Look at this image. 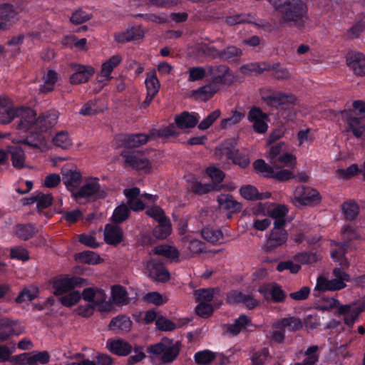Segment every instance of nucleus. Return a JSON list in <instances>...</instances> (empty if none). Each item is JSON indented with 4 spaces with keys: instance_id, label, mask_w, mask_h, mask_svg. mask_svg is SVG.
I'll list each match as a JSON object with an SVG mask.
<instances>
[{
    "instance_id": "1",
    "label": "nucleus",
    "mask_w": 365,
    "mask_h": 365,
    "mask_svg": "<svg viewBox=\"0 0 365 365\" xmlns=\"http://www.w3.org/2000/svg\"><path fill=\"white\" fill-rule=\"evenodd\" d=\"M36 113L24 120L19 121V130L28 132L29 135L21 140V143L32 148H40L44 141L43 132L52 128L57 123L58 113L56 110H50L42 113L38 118Z\"/></svg>"
},
{
    "instance_id": "2",
    "label": "nucleus",
    "mask_w": 365,
    "mask_h": 365,
    "mask_svg": "<svg viewBox=\"0 0 365 365\" xmlns=\"http://www.w3.org/2000/svg\"><path fill=\"white\" fill-rule=\"evenodd\" d=\"M282 25L301 29L308 19V6L303 0H267Z\"/></svg>"
},
{
    "instance_id": "3",
    "label": "nucleus",
    "mask_w": 365,
    "mask_h": 365,
    "mask_svg": "<svg viewBox=\"0 0 365 365\" xmlns=\"http://www.w3.org/2000/svg\"><path fill=\"white\" fill-rule=\"evenodd\" d=\"M128 304V298H83L80 314L88 316L93 309L110 312Z\"/></svg>"
},
{
    "instance_id": "4",
    "label": "nucleus",
    "mask_w": 365,
    "mask_h": 365,
    "mask_svg": "<svg viewBox=\"0 0 365 365\" xmlns=\"http://www.w3.org/2000/svg\"><path fill=\"white\" fill-rule=\"evenodd\" d=\"M108 195L107 192L101 187L98 178H91L88 181L80 186L78 190L73 192L72 198L78 203L81 200H97L105 199Z\"/></svg>"
},
{
    "instance_id": "5",
    "label": "nucleus",
    "mask_w": 365,
    "mask_h": 365,
    "mask_svg": "<svg viewBox=\"0 0 365 365\" xmlns=\"http://www.w3.org/2000/svg\"><path fill=\"white\" fill-rule=\"evenodd\" d=\"M34 110L28 107L15 108L12 101L7 97L0 96V123L9 124L15 118L24 120L31 117Z\"/></svg>"
},
{
    "instance_id": "6",
    "label": "nucleus",
    "mask_w": 365,
    "mask_h": 365,
    "mask_svg": "<svg viewBox=\"0 0 365 365\" xmlns=\"http://www.w3.org/2000/svg\"><path fill=\"white\" fill-rule=\"evenodd\" d=\"M120 156L124 160L125 167H130L135 170L150 173L152 170L150 161L143 152L135 149H123Z\"/></svg>"
},
{
    "instance_id": "7",
    "label": "nucleus",
    "mask_w": 365,
    "mask_h": 365,
    "mask_svg": "<svg viewBox=\"0 0 365 365\" xmlns=\"http://www.w3.org/2000/svg\"><path fill=\"white\" fill-rule=\"evenodd\" d=\"M180 344L178 341L169 339H163L160 342L149 346L147 349L149 354L161 356L164 362L173 361L179 353Z\"/></svg>"
},
{
    "instance_id": "8",
    "label": "nucleus",
    "mask_w": 365,
    "mask_h": 365,
    "mask_svg": "<svg viewBox=\"0 0 365 365\" xmlns=\"http://www.w3.org/2000/svg\"><path fill=\"white\" fill-rule=\"evenodd\" d=\"M326 304L322 307V309H336L339 314L344 315L345 323L351 326L359 313L362 311L355 304L348 305H340L335 298H324Z\"/></svg>"
},
{
    "instance_id": "9",
    "label": "nucleus",
    "mask_w": 365,
    "mask_h": 365,
    "mask_svg": "<svg viewBox=\"0 0 365 365\" xmlns=\"http://www.w3.org/2000/svg\"><path fill=\"white\" fill-rule=\"evenodd\" d=\"M86 285H88L87 279L76 276L55 278L53 281V288L56 295L66 294L76 287H82Z\"/></svg>"
},
{
    "instance_id": "10",
    "label": "nucleus",
    "mask_w": 365,
    "mask_h": 365,
    "mask_svg": "<svg viewBox=\"0 0 365 365\" xmlns=\"http://www.w3.org/2000/svg\"><path fill=\"white\" fill-rule=\"evenodd\" d=\"M341 115L346 123L347 131L351 132L356 138H362L365 132V117L354 115L351 109L341 110Z\"/></svg>"
},
{
    "instance_id": "11",
    "label": "nucleus",
    "mask_w": 365,
    "mask_h": 365,
    "mask_svg": "<svg viewBox=\"0 0 365 365\" xmlns=\"http://www.w3.org/2000/svg\"><path fill=\"white\" fill-rule=\"evenodd\" d=\"M262 101L269 107L278 108L281 105L293 103L295 98L281 91L263 88L260 90Z\"/></svg>"
},
{
    "instance_id": "12",
    "label": "nucleus",
    "mask_w": 365,
    "mask_h": 365,
    "mask_svg": "<svg viewBox=\"0 0 365 365\" xmlns=\"http://www.w3.org/2000/svg\"><path fill=\"white\" fill-rule=\"evenodd\" d=\"M69 68L72 73L69 77L71 85L86 83L95 73V68L91 66L71 63Z\"/></svg>"
},
{
    "instance_id": "13",
    "label": "nucleus",
    "mask_w": 365,
    "mask_h": 365,
    "mask_svg": "<svg viewBox=\"0 0 365 365\" xmlns=\"http://www.w3.org/2000/svg\"><path fill=\"white\" fill-rule=\"evenodd\" d=\"M294 200L299 205L314 206L319 204L322 197L317 190L302 185L297 187Z\"/></svg>"
},
{
    "instance_id": "14",
    "label": "nucleus",
    "mask_w": 365,
    "mask_h": 365,
    "mask_svg": "<svg viewBox=\"0 0 365 365\" xmlns=\"http://www.w3.org/2000/svg\"><path fill=\"white\" fill-rule=\"evenodd\" d=\"M172 231V225L170 220L165 222H160L152 230L151 233L145 234L143 236V243L145 245H152L156 242V240H163L166 239Z\"/></svg>"
},
{
    "instance_id": "15",
    "label": "nucleus",
    "mask_w": 365,
    "mask_h": 365,
    "mask_svg": "<svg viewBox=\"0 0 365 365\" xmlns=\"http://www.w3.org/2000/svg\"><path fill=\"white\" fill-rule=\"evenodd\" d=\"M150 138V133L121 134L116 136L118 145L123 149H135L148 143Z\"/></svg>"
},
{
    "instance_id": "16",
    "label": "nucleus",
    "mask_w": 365,
    "mask_h": 365,
    "mask_svg": "<svg viewBox=\"0 0 365 365\" xmlns=\"http://www.w3.org/2000/svg\"><path fill=\"white\" fill-rule=\"evenodd\" d=\"M268 115L264 113L261 108L253 106L250 108L247 115V120L252 123V128L255 133L263 134L268 129Z\"/></svg>"
},
{
    "instance_id": "17",
    "label": "nucleus",
    "mask_w": 365,
    "mask_h": 365,
    "mask_svg": "<svg viewBox=\"0 0 365 365\" xmlns=\"http://www.w3.org/2000/svg\"><path fill=\"white\" fill-rule=\"evenodd\" d=\"M287 231L271 230L262 249L265 252H273L278 247L283 246L287 242Z\"/></svg>"
},
{
    "instance_id": "18",
    "label": "nucleus",
    "mask_w": 365,
    "mask_h": 365,
    "mask_svg": "<svg viewBox=\"0 0 365 365\" xmlns=\"http://www.w3.org/2000/svg\"><path fill=\"white\" fill-rule=\"evenodd\" d=\"M50 360L49 354L46 351H31L18 356V361L22 365H40L47 364Z\"/></svg>"
},
{
    "instance_id": "19",
    "label": "nucleus",
    "mask_w": 365,
    "mask_h": 365,
    "mask_svg": "<svg viewBox=\"0 0 365 365\" xmlns=\"http://www.w3.org/2000/svg\"><path fill=\"white\" fill-rule=\"evenodd\" d=\"M347 66L354 74L360 76H365V56L360 52L350 51L346 54Z\"/></svg>"
},
{
    "instance_id": "20",
    "label": "nucleus",
    "mask_w": 365,
    "mask_h": 365,
    "mask_svg": "<svg viewBox=\"0 0 365 365\" xmlns=\"http://www.w3.org/2000/svg\"><path fill=\"white\" fill-rule=\"evenodd\" d=\"M149 276L155 281L165 282L170 279V273L160 260L152 259L147 264Z\"/></svg>"
},
{
    "instance_id": "21",
    "label": "nucleus",
    "mask_w": 365,
    "mask_h": 365,
    "mask_svg": "<svg viewBox=\"0 0 365 365\" xmlns=\"http://www.w3.org/2000/svg\"><path fill=\"white\" fill-rule=\"evenodd\" d=\"M63 182L65 184L67 190L71 192H75L81 186L82 182V175L76 170L68 168H63L62 170Z\"/></svg>"
},
{
    "instance_id": "22",
    "label": "nucleus",
    "mask_w": 365,
    "mask_h": 365,
    "mask_svg": "<svg viewBox=\"0 0 365 365\" xmlns=\"http://www.w3.org/2000/svg\"><path fill=\"white\" fill-rule=\"evenodd\" d=\"M123 239V229L118 225L108 224L105 227L104 240L110 245L116 246Z\"/></svg>"
},
{
    "instance_id": "23",
    "label": "nucleus",
    "mask_w": 365,
    "mask_h": 365,
    "mask_svg": "<svg viewBox=\"0 0 365 365\" xmlns=\"http://www.w3.org/2000/svg\"><path fill=\"white\" fill-rule=\"evenodd\" d=\"M106 347L111 353L121 356L128 355L132 350V346L128 342L120 339H108Z\"/></svg>"
},
{
    "instance_id": "24",
    "label": "nucleus",
    "mask_w": 365,
    "mask_h": 365,
    "mask_svg": "<svg viewBox=\"0 0 365 365\" xmlns=\"http://www.w3.org/2000/svg\"><path fill=\"white\" fill-rule=\"evenodd\" d=\"M217 299V298H202L195 308L197 315L203 318L210 317L213 311L219 308L222 304Z\"/></svg>"
},
{
    "instance_id": "25",
    "label": "nucleus",
    "mask_w": 365,
    "mask_h": 365,
    "mask_svg": "<svg viewBox=\"0 0 365 365\" xmlns=\"http://www.w3.org/2000/svg\"><path fill=\"white\" fill-rule=\"evenodd\" d=\"M199 121V115L196 113H189L183 111L180 114L176 115L175 122L177 127L180 129L195 128Z\"/></svg>"
},
{
    "instance_id": "26",
    "label": "nucleus",
    "mask_w": 365,
    "mask_h": 365,
    "mask_svg": "<svg viewBox=\"0 0 365 365\" xmlns=\"http://www.w3.org/2000/svg\"><path fill=\"white\" fill-rule=\"evenodd\" d=\"M240 194L244 199L250 201L266 200L271 197L270 192H259L256 187L251 185L242 186L240 189Z\"/></svg>"
},
{
    "instance_id": "27",
    "label": "nucleus",
    "mask_w": 365,
    "mask_h": 365,
    "mask_svg": "<svg viewBox=\"0 0 365 365\" xmlns=\"http://www.w3.org/2000/svg\"><path fill=\"white\" fill-rule=\"evenodd\" d=\"M133 322L130 319L125 315H119L112 319L109 327L116 333H127L132 327Z\"/></svg>"
},
{
    "instance_id": "28",
    "label": "nucleus",
    "mask_w": 365,
    "mask_h": 365,
    "mask_svg": "<svg viewBox=\"0 0 365 365\" xmlns=\"http://www.w3.org/2000/svg\"><path fill=\"white\" fill-rule=\"evenodd\" d=\"M217 202L220 208L228 210L232 213L240 212L242 205L236 201L232 195L229 194H221L217 197Z\"/></svg>"
},
{
    "instance_id": "29",
    "label": "nucleus",
    "mask_w": 365,
    "mask_h": 365,
    "mask_svg": "<svg viewBox=\"0 0 365 365\" xmlns=\"http://www.w3.org/2000/svg\"><path fill=\"white\" fill-rule=\"evenodd\" d=\"M237 140L235 138L225 140L216 149L217 153L226 157L228 160L238 150Z\"/></svg>"
},
{
    "instance_id": "30",
    "label": "nucleus",
    "mask_w": 365,
    "mask_h": 365,
    "mask_svg": "<svg viewBox=\"0 0 365 365\" xmlns=\"http://www.w3.org/2000/svg\"><path fill=\"white\" fill-rule=\"evenodd\" d=\"M38 232V229L35 225L31 223L18 224L15 228V235L16 237L24 241H27L32 238Z\"/></svg>"
},
{
    "instance_id": "31",
    "label": "nucleus",
    "mask_w": 365,
    "mask_h": 365,
    "mask_svg": "<svg viewBox=\"0 0 365 365\" xmlns=\"http://www.w3.org/2000/svg\"><path fill=\"white\" fill-rule=\"evenodd\" d=\"M270 68L269 63L262 61L244 64L240 67V71L245 75L252 73L257 75L261 74L264 71H269Z\"/></svg>"
},
{
    "instance_id": "32",
    "label": "nucleus",
    "mask_w": 365,
    "mask_h": 365,
    "mask_svg": "<svg viewBox=\"0 0 365 365\" xmlns=\"http://www.w3.org/2000/svg\"><path fill=\"white\" fill-rule=\"evenodd\" d=\"M359 206L354 200H349L341 205V211L346 220L354 221L359 214Z\"/></svg>"
},
{
    "instance_id": "33",
    "label": "nucleus",
    "mask_w": 365,
    "mask_h": 365,
    "mask_svg": "<svg viewBox=\"0 0 365 365\" xmlns=\"http://www.w3.org/2000/svg\"><path fill=\"white\" fill-rule=\"evenodd\" d=\"M122 61V58L120 55H114L108 60L102 64L101 70V76L105 78V80L110 81L112 77L110 76L113 69L118 66Z\"/></svg>"
},
{
    "instance_id": "34",
    "label": "nucleus",
    "mask_w": 365,
    "mask_h": 365,
    "mask_svg": "<svg viewBox=\"0 0 365 365\" xmlns=\"http://www.w3.org/2000/svg\"><path fill=\"white\" fill-rule=\"evenodd\" d=\"M75 259L77 262L88 264H99L103 262V259L97 253L86 250L78 252L76 255Z\"/></svg>"
},
{
    "instance_id": "35",
    "label": "nucleus",
    "mask_w": 365,
    "mask_h": 365,
    "mask_svg": "<svg viewBox=\"0 0 365 365\" xmlns=\"http://www.w3.org/2000/svg\"><path fill=\"white\" fill-rule=\"evenodd\" d=\"M9 153L11 155L12 165L16 169H21L25 167L24 150L19 146L9 148Z\"/></svg>"
},
{
    "instance_id": "36",
    "label": "nucleus",
    "mask_w": 365,
    "mask_h": 365,
    "mask_svg": "<svg viewBox=\"0 0 365 365\" xmlns=\"http://www.w3.org/2000/svg\"><path fill=\"white\" fill-rule=\"evenodd\" d=\"M44 83L40 86L41 93H47L54 90V86L58 81V74L54 70H48L43 76Z\"/></svg>"
},
{
    "instance_id": "37",
    "label": "nucleus",
    "mask_w": 365,
    "mask_h": 365,
    "mask_svg": "<svg viewBox=\"0 0 365 365\" xmlns=\"http://www.w3.org/2000/svg\"><path fill=\"white\" fill-rule=\"evenodd\" d=\"M153 252L156 255L163 256L171 260L178 259L179 257V251L178 249L168 245L156 246L153 250Z\"/></svg>"
},
{
    "instance_id": "38",
    "label": "nucleus",
    "mask_w": 365,
    "mask_h": 365,
    "mask_svg": "<svg viewBox=\"0 0 365 365\" xmlns=\"http://www.w3.org/2000/svg\"><path fill=\"white\" fill-rule=\"evenodd\" d=\"M250 323V322L246 316L241 315L232 324L226 326V331L232 335H237L244 330Z\"/></svg>"
},
{
    "instance_id": "39",
    "label": "nucleus",
    "mask_w": 365,
    "mask_h": 365,
    "mask_svg": "<svg viewBox=\"0 0 365 365\" xmlns=\"http://www.w3.org/2000/svg\"><path fill=\"white\" fill-rule=\"evenodd\" d=\"M142 37L143 34L140 33V31L138 29L132 27L127 29L125 31L117 34L115 36V39L118 43H125L133 40L140 39Z\"/></svg>"
},
{
    "instance_id": "40",
    "label": "nucleus",
    "mask_w": 365,
    "mask_h": 365,
    "mask_svg": "<svg viewBox=\"0 0 365 365\" xmlns=\"http://www.w3.org/2000/svg\"><path fill=\"white\" fill-rule=\"evenodd\" d=\"M302 327V322L299 319L294 317L283 319L276 323L277 329H283L285 332L298 330L301 329Z\"/></svg>"
},
{
    "instance_id": "41",
    "label": "nucleus",
    "mask_w": 365,
    "mask_h": 365,
    "mask_svg": "<svg viewBox=\"0 0 365 365\" xmlns=\"http://www.w3.org/2000/svg\"><path fill=\"white\" fill-rule=\"evenodd\" d=\"M242 55L240 48L235 46H227L222 51H220V60L227 62H235Z\"/></svg>"
},
{
    "instance_id": "42",
    "label": "nucleus",
    "mask_w": 365,
    "mask_h": 365,
    "mask_svg": "<svg viewBox=\"0 0 365 365\" xmlns=\"http://www.w3.org/2000/svg\"><path fill=\"white\" fill-rule=\"evenodd\" d=\"M214 190H215L214 185L210 183H202L197 180L191 182L188 187V191L197 195L207 194Z\"/></svg>"
},
{
    "instance_id": "43",
    "label": "nucleus",
    "mask_w": 365,
    "mask_h": 365,
    "mask_svg": "<svg viewBox=\"0 0 365 365\" xmlns=\"http://www.w3.org/2000/svg\"><path fill=\"white\" fill-rule=\"evenodd\" d=\"M202 237L207 242L216 244L222 240L223 234L219 229H215L212 227H205L202 230Z\"/></svg>"
},
{
    "instance_id": "44",
    "label": "nucleus",
    "mask_w": 365,
    "mask_h": 365,
    "mask_svg": "<svg viewBox=\"0 0 365 365\" xmlns=\"http://www.w3.org/2000/svg\"><path fill=\"white\" fill-rule=\"evenodd\" d=\"M283 298H264V300L261 302L257 299V298H238L237 302L245 306L248 309H253L256 307L261 306L265 303L268 304L271 301L274 302H282Z\"/></svg>"
},
{
    "instance_id": "45",
    "label": "nucleus",
    "mask_w": 365,
    "mask_h": 365,
    "mask_svg": "<svg viewBox=\"0 0 365 365\" xmlns=\"http://www.w3.org/2000/svg\"><path fill=\"white\" fill-rule=\"evenodd\" d=\"M16 16V12L14 6L9 4L0 5V22L4 23V29L7 26L6 23L14 19Z\"/></svg>"
},
{
    "instance_id": "46",
    "label": "nucleus",
    "mask_w": 365,
    "mask_h": 365,
    "mask_svg": "<svg viewBox=\"0 0 365 365\" xmlns=\"http://www.w3.org/2000/svg\"><path fill=\"white\" fill-rule=\"evenodd\" d=\"M252 365H265L267 364L271 356L267 348H263L261 350L255 351L250 356Z\"/></svg>"
},
{
    "instance_id": "47",
    "label": "nucleus",
    "mask_w": 365,
    "mask_h": 365,
    "mask_svg": "<svg viewBox=\"0 0 365 365\" xmlns=\"http://www.w3.org/2000/svg\"><path fill=\"white\" fill-rule=\"evenodd\" d=\"M130 211L128 207L125 205H120L115 208L112 220L117 224H120L125 221L130 217Z\"/></svg>"
},
{
    "instance_id": "48",
    "label": "nucleus",
    "mask_w": 365,
    "mask_h": 365,
    "mask_svg": "<svg viewBox=\"0 0 365 365\" xmlns=\"http://www.w3.org/2000/svg\"><path fill=\"white\" fill-rule=\"evenodd\" d=\"M145 214L148 217L154 219L156 222H165L170 220L166 215L164 210L158 205L148 206L145 210Z\"/></svg>"
},
{
    "instance_id": "49",
    "label": "nucleus",
    "mask_w": 365,
    "mask_h": 365,
    "mask_svg": "<svg viewBox=\"0 0 365 365\" xmlns=\"http://www.w3.org/2000/svg\"><path fill=\"white\" fill-rule=\"evenodd\" d=\"M362 171L359 169L357 164H351L346 169L339 168L336 170V173L338 178L348 180L354 178L358 174L361 173Z\"/></svg>"
},
{
    "instance_id": "50",
    "label": "nucleus",
    "mask_w": 365,
    "mask_h": 365,
    "mask_svg": "<svg viewBox=\"0 0 365 365\" xmlns=\"http://www.w3.org/2000/svg\"><path fill=\"white\" fill-rule=\"evenodd\" d=\"M179 133L176 131L175 127L173 124H170L167 127L160 128L159 130L153 129L150 130V138L158 136L159 138H169L172 136H178Z\"/></svg>"
},
{
    "instance_id": "51",
    "label": "nucleus",
    "mask_w": 365,
    "mask_h": 365,
    "mask_svg": "<svg viewBox=\"0 0 365 365\" xmlns=\"http://www.w3.org/2000/svg\"><path fill=\"white\" fill-rule=\"evenodd\" d=\"M145 84L147 93H151L152 95H157L160 89V81L155 72L148 74Z\"/></svg>"
},
{
    "instance_id": "52",
    "label": "nucleus",
    "mask_w": 365,
    "mask_h": 365,
    "mask_svg": "<svg viewBox=\"0 0 365 365\" xmlns=\"http://www.w3.org/2000/svg\"><path fill=\"white\" fill-rule=\"evenodd\" d=\"M53 143L63 149H68L72 144L68 133L66 131H60L53 138Z\"/></svg>"
},
{
    "instance_id": "53",
    "label": "nucleus",
    "mask_w": 365,
    "mask_h": 365,
    "mask_svg": "<svg viewBox=\"0 0 365 365\" xmlns=\"http://www.w3.org/2000/svg\"><path fill=\"white\" fill-rule=\"evenodd\" d=\"M217 92L210 83L192 91L193 95L202 97L204 101L210 99Z\"/></svg>"
},
{
    "instance_id": "54",
    "label": "nucleus",
    "mask_w": 365,
    "mask_h": 365,
    "mask_svg": "<svg viewBox=\"0 0 365 365\" xmlns=\"http://www.w3.org/2000/svg\"><path fill=\"white\" fill-rule=\"evenodd\" d=\"M294 259L302 264H312L317 262L320 259V257L316 252H302L297 253Z\"/></svg>"
},
{
    "instance_id": "55",
    "label": "nucleus",
    "mask_w": 365,
    "mask_h": 365,
    "mask_svg": "<svg viewBox=\"0 0 365 365\" xmlns=\"http://www.w3.org/2000/svg\"><path fill=\"white\" fill-rule=\"evenodd\" d=\"M207 70L208 75L220 76L225 78H231L232 79L233 78L230 68L225 65L209 66L207 67Z\"/></svg>"
},
{
    "instance_id": "56",
    "label": "nucleus",
    "mask_w": 365,
    "mask_h": 365,
    "mask_svg": "<svg viewBox=\"0 0 365 365\" xmlns=\"http://www.w3.org/2000/svg\"><path fill=\"white\" fill-rule=\"evenodd\" d=\"M245 117V113L235 110L232 115L221 120L220 126L222 129H227L234 125L239 123Z\"/></svg>"
},
{
    "instance_id": "57",
    "label": "nucleus",
    "mask_w": 365,
    "mask_h": 365,
    "mask_svg": "<svg viewBox=\"0 0 365 365\" xmlns=\"http://www.w3.org/2000/svg\"><path fill=\"white\" fill-rule=\"evenodd\" d=\"M253 168L257 173H261L264 178H269L273 173V168L262 159H257L253 163Z\"/></svg>"
},
{
    "instance_id": "58",
    "label": "nucleus",
    "mask_w": 365,
    "mask_h": 365,
    "mask_svg": "<svg viewBox=\"0 0 365 365\" xmlns=\"http://www.w3.org/2000/svg\"><path fill=\"white\" fill-rule=\"evenodd\" d=\"M217 354L210 350L198 351L195 354V360L200 364H208L214 360Z\"/></svg>"
},
{
    "instance_id": "59",
    "label": "nucleus",
    "mask_w": 365,
    "mask_h": 365,
    "mask_svg": "<svg viewBox=\"0 0 365 365\" xmlns=\"http://www.w3.org/2000/svg\"><path fill=\"white\" fill-rule=\"evenodd\" d=\"M36 200L37 209L40 212L41 210L49 207L53 201V196L51 194H44L41 192L37 193Z\"/></svg>"
},
{
    "instance_id": "60",
    "label": "nucleus",
    "mask_w": 365,
    "mask_h": 365,
    "mask_svg": "<svg viewBox=\"0 0 365 365\" xmlns=\"http://www.w3.org/2000/svg\"><path fill=\"white\" fill-rule=\"evenodd\" d=\"M207 175L212 179L215 187L217 184L222 182L225 177L222 170L215 166H210L206 170Z\"/></svg>"
},
{
    "instance_id": "61",
    "label": "nucleus",
    "mask_w": 365,
    "mask_h": 365,
    "mask_svg": "<svg viewBox=\"0 0 365 365\" xmlns=\"http://www.w3.org/2000/svg\"><path fill=\"white\" fill-rule=\"evenodd\" d=\"M207 73V70L206 71L203 67H191L188 70V81L195 82L202 80Z\"/></svg>"
},
{
    "instance_id": "62",
    "label": "nucleus",
    "mask_w": 365,
    "mask_h": 365,
    "mask_svg": "<svg viewBox=\"0 0 365 365\" xmlns=\"http://www.w3.org/2000/svg\"><path fill=\"white\" fill-rule=\"evenodd\" d=\"M220 115L221 111L219 109L215 110L199 123L198 128L202 130H207L214 123Z\"/></svg>"
},
{
    "instance_id": "63",
    "label": "nucleus",
    "mask_w": 365,
    "mask_h": 365,
    "mask_svg": "<svg viewBox=\"0 0 365 365\" xmlns=\"http://www.w3.org/2000/svg\"><path fill=\"white\" fill-rule=\"evenodd\" d=\"M187 250L192 255H197L200 253L207 252L205 244L197 239H191L187 245Z\"/></svg>"
},
{
    "instance_id": "64",
    "label": "nucleus",
    "mask_w": 365,
    "mask_h": 365,
    "mask_svg": "<svg viewBox=\"0 0 365 365\" xmlns=\"http://www.w3.org/2000/svg\"><path fill=\"white\" fill-rule=\"evenodd\" d=\"M318 349L319 347L317 346L309 347L305 352L306 357L302 363L305 365H314L319 359Z\"/></svg>"
}]
</instances>
